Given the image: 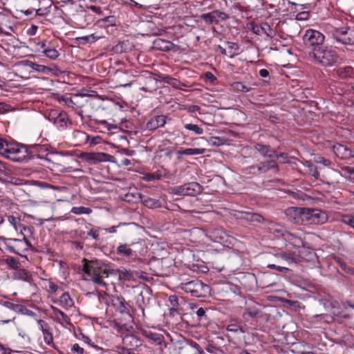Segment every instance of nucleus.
Returning a JSON list of instances; mask_svg holds the SVG:
<instances>
[{"label":"nucleus","mask_w":354,"mask_h":354,"mask_svg":"<svg viewBox=\"0 0 354 354\" xmlns=\"http://www.w3.org/2000/svg\"><path fill=\"white\" fill-rule=\"evenodd\" d=\"M87 234L88 236H91L93 239L97 240L99 239V232L96 230L91 229Z\"/></svg>","instance_id":"62"},{"label":"nucleus","mask_w":354,"mask_h":354,"mask_svg":"<svg viewBox=\"0 0 354 354\" xmlns=\"http://www.w3.org/2000/svg\"><path fill=\"white\" fill-rule=\"evenodd\" d=\"M278 165L274 160H270L266 162H261L257 165L250 166L249 169H257L252 171V174L257 175L261 173H266L271 169H277Z\"/></svg>","instance_id":"14"},{"label":"nucleus","mask_w":354,"mask_h":354,"mask_svg":"<svg viewBox=\"0 0 354 354\" xmlns=\"http://www.w3.org/2000/svg\"><path fill=\"white\" fill-rule=\"evenodd\" d=\"M112 306L121 313L129 310V305L122 297L111 295L109 297Z\"/></svg>","instance_id":"17"},{"label":"nucleus","mask_w":354,"mask_h":354,"mask_svg":"<svg viewBox=\"0 0 354 354\" xmlns=\"http://www.w3.org/2000/svg\"><path fill=\"white\" fill-rule=\"evenodd\" d=\"M83 271L90 277V279L97 286L106 288L104 278L116 273L115 270L110 268L109 266L99 260L88 261L84 259Z\"/></svg>","instance_id":"1"},{"label":"nucleus","mask_w":354,"mask_h":354,"mask_svg":"<svg viewBox=\"0 0 354 354\" xmlns=\"http://www.w3.org/2000/svg\"><path fill=\"white\" fill-rule=\"evenodd\" d=\"M138 339L133 335H127L122 339V343L128 349H132L133 347L138 346Z\"/></svg>","instance_id":"31"},{"label":"nucleus","mask_w":354,"mask_h":354,"mask_svg":"<svg viewBox=\"0 0 354 354\" xmlns=\"http://www.w3.org/2000/svg\"><path fill=\"white\" fill-rule=\"evenodd\" d=\"M153 44L157 49L162 51L175 50L177 48V46L172 42L160 38L156 39Z\"/></svg>","instance_id":"21"},{"label":"nucleus","mask_w":354,"mask_h":354,"mask_svg":"<svg viewBox=\"0 0 354 354\" xmlns=\"http://www.w3.org/2000/svg\"><path fill=\"white\" fill-rule=\"evenodd\" d=\"M42 53L51 60L57 59L59 56V51L52 45L50 48L46 49L42 51Z\"/></svg>","instance_id":"37"},{"label":"nucleus","mask_w":354,"mask_h":354,"mask_svg":"<svg viewBox=\"0 0 354 354\" xmlns=\"http://www.w3.org/2000/svg\"><path fill=\"white\" fill-rule=\"evenodd\" d=\"M48 119L58 128L65 127L68 122L67 114L65 112H58L55 110L49 113Z\"/></svg>","instance_id":"13"},{"label":"nucleus","mask_w":354,"mask_h":354,"mask_svg":"<svg viewBox=\"0 0 354 354\" xmlns=\"http://www.w3.org/2000/svg\"><path fill=\"white\" fill-rule=\"evenodd\" d=\"M37 46H39V50H41L42 52L46 49L50 48L52 44L50 43L47 44L46 41H43L41 42H39Z\"/></svg>","instance_id":"60"},{"label":"nucleus","mask_w":354,"mask_h":354,"mask_svg":"<svg viewBox=\"0 0 354 354\" xmlns=\"http://www.w3.org/2000/svg\"><path fill=\"white\" fill-rule=\"evenodd\" d=\"M3 306L8 308V309H10L17 313H20L24 315L33 314V313L30 310L28 309L24 306L21 304H17L10 301H6L4 302Z\"/></svg>","instance_id":"25"},{"label":"nucleus","mask_w":354,"mask_h":354,"mask_svg":"<svg viewBox=\"0 0 354 354\" xmlns=\"http://www.w3.org/2000/svg\"><path fill=\"white\" fill-rule=\"evenodd\" d=\"M316 162L322 164L325 166H328L330 165V161L324 157L319 156L316 158Z\"/></svg>","instance_id":"59"},{"label":"nucleus","mask_w":354,"mask_h":354,"mask_svg":"<svg viewBox=\"0 0 354 354\" xmlns=\"http://www.w3.org/2000/svg\"><path fill=\"white\" fill-rule=\"evenodd\" d=\"M50 309L52 310V318L56 322L64 327L72 326L70 317L65 313L53 306H50Z\"/></svg>","instance_id":"12"},{"label":"nucleus","mask_w":354,"mask_h":354,"mask_svg":"<svg viewBox=\"0 0 354 354\" xmlns=\"http://www.w3.org/2000/svg\"><path fill=\"white\" fill-rule=\"evenodd\" d=\"M143 205L149 208H157L161 206L160 202L158 200L151 198H146L142 201Z\"/></svg>","instance_id":"40"},{"label":"nucleus","mask_w":354,"mask_h":354,"mask_svg":"<svg viewBox=\"0 0 354 354\" xmlns=\"http://www.w3.org/2000/svg\"><path fill=\"white\" fill-rule=\"evenodd\" d=\"M82 158L86 161L91 163H97L100 162L109 161L112 156L106 153H84L82 155Z\"/></svg>","instance_id":"15"},{"label":"nucleus","mask_w":354,"mask_h":354,"mask_svg":"<svg viewBox=\"0 0 354 354\" xmlns=\"http://www.w3.org/2000/svg\"><path fill=\"white\" fill-rule=\"evenodd\" d=\"M234 88L239 91H242V92H248L250 91V88L245 86V84H243V83L241 82H235L233 85Z\"/></svg>","instance_id":"52"},{"label":"nucleus","mask_w":354,"mask_h":354,"mask_svg":"<svg viewBox=\"0 0 354 354\" xmlns=\"http://www.w3.org/2000/svg\"><path fill=\"white\" fill-rule=\"evenodd\" d=\"M312 225H322L328 220V216L326 212L317 209H314Z\"/></svg>","instance_id":"27"},{"label":"nucleus","mask_w":354,"mask_h":354,"mask_svg":"<svg viewBox=\"0 0 354 354\" xmlns=\"http://www.w3.org/2000/svg\"><path fill=\"white\" fill-rule=\"evenodd\" d=\"M205 78L209 80L211 82H214L216 78L211 72H206L205 74Z\"/></svg>","instance_id":"64"},{"label":"nucleus","mask_w":354,"mask_h":354,"mask_svg":"<svg viewBox=\"0 0 354 354\" xmlns=\"http://www.w3.org/2000/svg\"><path fill=\"white\" fill-rule=\"evenodd\" d=\"M169 301L171 307L169 309L171 315H174V313H180L182 311V308H179L178 298L176 295H171L169 297Z\"/></svg>","instance_id":"32"},{"label":"nucleus","mask_w":354,"mask_h":354,"mask_svg":"<svg viewBox=\"0 0 354 354\" xmlns=\"http://www.w3.org/2000/svg\"><path fill=\"white\" fill-rule=\"evenodd\" d=\"M304 166L306 167V171L314 176L316 179L319 178V174L317 171L316 167L310 161H306Z\"/></svg>","instance_id":"41"},{"label":"nucleus","mask_w":354,"mask_h":354,"mask_svg":"<svg viewBox=\"0 0 354 354\" xmlns=\"http://www.w3.org/2000/svg\"><path fill=\"white\" fill-rule=\"evenodd\" d=\"M99 39H100V37L95 35V34H91L90 35L77 37L75 39L78 42L79 44L84 45V44H86L88 43H94Z\"/></svg>","instance_id":"35"},{"label":"nucleus","mask_w":354,"mask_h":354,"mask_svg":"<svg viewBox=\"0 0 354 354\" xmlns=\"http://www.w3.org/2000/svg\"><path fill=\"white\" fill-rule=\"evenodd\" d=\"M228 18L229 16L227 14L218 10H215L200 16V19L208 25L213 24H218L221 21L226 20Z\"/></svg>","instance_id":"9"},{"label":"nucleus","mask_w":354,"mask_h":354,"mask_svg":"<svg viewBox=\"0 0 354 354\" xmlns=\"http://www.w3.org/2000/svg\"><path fill=\"white\" fill-rule=\"evenodd\" d=\"M261 32L264 33L267 37L272 38L275 35L274 30L267 23H261L260 25Z\"/></svg>","instance_id":"39"},{"label":"nucleus","mask_w":354,"mask_h":354,"mask_svg":"<svg viewBox=\"0 0 354 354\" xmlns=\"http://www.w3.org/2000/svg\"><path fill=\"white\" fill-rule=\"evenodd\" d=\"M8 143L3 139L0 138V154L3 156L6 153V149L8 148Z\"/></svg>","instance_id":"55"},{"label":"nucleus","mask_w":354,"mask_h":354,"mask_svg":"<svg viewBox=\"0 0 354 354\" xmlns=\"http://www.w3.org/2000/svg\"><path fill=\"white\" fill-rule=\"evenodd\" d=\"M59 304L66 309L73 306V301L67 292L63 293L59 300Z\"/></svg>","instance_id":"34"},{"label":"nucleus","mask_w":354,"mask_h":354,"mask_svg":"<svg viewBox=\"0 0 354 354\" xmlns=\"http://www.w3.org/2000/svg\"><path fill=\"white\" fill-rule=\"evenodd\" d=\"M328 317V315L326 314H320V315H314L312 317V319H319V322L323 320L324 322H328V321L327 319Z\"/></svg>","instance_id":"61"},{"label":"nucleus","mask_w":354,"mask_h":354,"mask_svg":"<svg viewBox=\"0 0 354 354\" xmlns=\"http://www.w3.org/2000/svg\"><path fill=\"white\" fill-rule=\"evenodd\" d=\"M333 38L344 45H354V27H341L333 32Z\"/></svg>","instance_id":"6"},{"label":"nucleus","mask_w":354,"mask_h":354,"mask_svg":"<svg viewBox=\"0 0 354 354\" xmlns=\"http://www.w3.org/2000/svg\"><path fill=\"white\" fill-rule=\"evenodd\" d=\"M94 123L96 124L102 125L104 128L107 131H111L112 129H116L117 126L113 124L108 122L104 120H95Z\"/></svg>","instance_id":"45"},{"label":"nucleus","mask_w":354,"mask_h":354,"mask_svg":"<svg viewBox=\"0 0 354 354\" xmlns=\"http://www.w3.org/2000/svg\"><path fill=\"white\" fill-rule=\"evenodd\" d=\"M12 241H13L15 243H17L18 245H19V246L21 245H25L26 246V248H24V250H26L27 248L31 247V244L30 243V241L26 238V237H24V241H21V240H19V239H12L11 240Z\"/></svg>","instance_id":"54"},{"label":"nucleus","mask_w":354,"mask_h":354,"mask_svg":"<svg viewBox=\"0 0 354 354\" xmlns=\"http://www.w3.org/2000/svg\"><path fill=\"white\" fill-rule=\"evenodd\" d=\"M185 292L195 297H204L209 291V287L198 280H194L180 284Z\"/></svg>","instance_id":"4"},{"label":"nucleus","mask_w":354,"mask_h":354,"mask_svg":"<svg viewBox=\"0 0 354 354\" xmlns=\"http://www.w3.org/2000/svg\"><path fill=\"white\" fill-rule=\"evenodd\" d=\"M254 149L264 157L273 158L277 156V152L268 145L257 143L255 145Z\"/></svg>","instance_id":"24"},{"label":"nucleus","mask_w":354,"mask_h":354,"mask_svg":"<svg viewBox=\"0 0 354 354\" xmlns=\"http://www.w3.org/2000/svg\"><path fill=\"white\" fill-rule=\"evenodd\" d=\"M227 330L229 332L236 333L240 331L241 333H245V330L239 325L236 324H230L227 326Z\"/></svg>","instance_id":"51"},{"label":"nucleus","mask_w":354,"mask_h":354,"mask_svg":"<svg viewBox=\"0 0 354 354\" xmlns=\"http://www.w3.org/2000/svg\"><path fill=\"white\" fill-rule=\"evenodd\" d=\"M198 348L199 346L198 344L193 346L189 344H185L179 347L178 354H204V352Z\"/></svg>","instance_id":"26"},{"label":"nucleus","mask_w":354,"mask_h":354,"mask_svg":"<svg viewBox=\"0 0 354 354\" xmlns=\"http://www.w3.org/2000/svg\"><path fill=\"white\" fill-rule=\"evenodd\" d=\"M162 178V174L159 172H155L153 174H149L146 176L145 178L148 181H152L156 180H160Z\"/></svg>","instance_id":"53"},{"label":"nucleus","mask_w":354,"mask_h":354,"mask_svg":"<svg viewBox=\"0 0 354 354\" xmlns=\"http://www.w3.org/2000/svg\"><path fill=\"white\" fill-rule=\"evenodd\" d=\"M199 139L206 141L212 146H220L223 144L221 139L218 137H211L209 140L205 137H201Z\"/></svg>","instance_id":"47"},{"label":"nucleus","mask_w":354,"mask_h":354,"mask_svg":"<svg viewBox=\"0 0 354 354\" xmlns=\"http://www.w3.org/2000/svg\"><path fill=\"white\" fill-rule=\"evenodd\" d=\"M267 267L268 268H270V269H274V270H277V271L280 272H287L289 269L286 267H283V266H277L274 264H268L267 266Z\"/></svg>","instance_id":"57"},{"label":"nucleus","mask_w":354,"mask_h":354,"mask_svg":"<svg viewBox=\"0 0 354 354\" xmlns=\"http://www.w3.org/2000/svg\"><path fill=\"white\" fill-rule=\"evenodd\" d=\"M135 243H131V244H120L116 249V253L120 256L128 258L136 256V254L130 248V246Z\"/></svg>","instance_id":"23"},{"label":"nucleus","mask_w":354,"mask_h":354,"mask_svg":"<svg viewBox=\"0 0 354 354\" xmlns=\"http://www.w3.org/2000/svg\"><path fill=\"white\" fill-rule=\"evenodd\" d=\"M259 313L260 312L257 310L247 308L243 317L244 319H247L248 317L254 318L259 315Z\"/></svg>","instance_id":"50"},{"label":"nucleus","mask_w":354,"mask_h":354,"mask_svg":"<svg viewBox=\"0 0 354 354\" xmlns=\"http://www.w3.org/2000/svg\"><path fill=\"white\" fill-rule=\"evenodd\" d=\"M288 219L294 223H299L301 216V207H290L286 210Z\"/></svg>","instance_id":"28"},{"label":"nucleus","mask_w":354,"mask_h":354,"mask_svg":"<svg viewBox=\"0 0 354 354\" xmlns=\"http://www.w3.org/2000/svg\"><path fill=\"white\" fill-rule=\"evenodd\" d=\"M342 222L354 229V216L346 214L342 216Z\"/></svg>","instance_id":"49"},{"label":"nucleus","mask_w":354,"mask_h":354,"mask_svg":"<svg viewBox=\"0 0 354 354\" xmlns=\"http://www.w3.org/2000/svg\"><path fill=\"white\" fill-rule=\"evenodd\" d=\"M37 324L39 329L42 331L45 343L49 346H53V335L48 324L41 319L37 320Z\"/></svg>","instance_id":"16"},{"label":"nucleus","mask_w":354,"mask_h":354,"mask_svg":"<svg viewBox=\"0 0 354 354\" xmlns=\"http://www.w3.org/2000/svg\"><path fill=\"white\" fill-rule=\"evenodd\" d=\"M79 164L80 162L77 160L71 158L68 159L63 160L60 162L53 163L52 169H55L61 173H83L82 169L77 167V165Z\"/></svg>","instance_id":"8"},{"label":"nucleus","mask_w":354,"mask_h":354,"mask_svg":"<svg viewBox=\"0 0 354 354\" xmlns=\"http://www.w3.org/2000/svg\"><path fill=\"white\" fill-rule=\"evenodd\" d=\"M314 209H315L301 208V221L307 225H312Z\"/></svg>","instance_id":"29"},{"label":"nucleus","mask_w":354,"mask_h":354,"mask_svg":"<svg viewBox=\"0 0 354 354\" xmlns=\"http://www.w3.org/2000/svg\"><path fill=\"white\" fill-rule=\"evenodd\" d=\"M71 212L75 214H89L91 213L92 210L89 207H86L83 206L80 207H72Z\"/></svg>","instance_id":"43"},{"label":"nucleus","mask_w":354,"mask_h":354,"mask_svg":"<svg viewBox=\"0 0 354 354\" xmlns=\"http://www.w3.org/2000/svg\"><path fill=\"white\" fill-rule=\"evenodd\" d=\"M334 72L339 77L342 79L353 77L354 75V69L351 66L337 67L334 69Z\"/></svg>","instance_id":"22"},{"label":"nucleus","mask_w":354,"mask_h":354,"mask_svg":"<svg viewBox=\"0 0 354 354\" xmlns=\"http://www.w3.org/2000/svg\"><path fill=\"white\" fill-rule=\"evenodd\" d=\"M184 127L187 130L194 131L196 135H201L203 133V129L196 124H186Z\"/></svg>","instance_id":"48"},{"label":"nucleus","mask_w":354,"mask_h":354,"mask_svg":"<svg viewBox=\"0 0 354 354\" xmlns=\"http://www.w3.org/2000/svg\"><path fill=\"white\" fill-rule=\"evenodd\" d=\"M278 257L285 260L288 264L298 263L301 261L300 257L293 253L282 252L279 254Z\"/></svg>","instance_id":"30"},{"label":"nucleus","mask_w":354,"mask_h":354,"mask_svg":"<svg viewBox=\"0 0 354 354\" xmlns=\"http://www.w3.org/2000/svg\"><path fill=\"white\" fill-rule=\"evenodd\" d=\"M6 263L12 269H17L20 266V263L13 257H8L5 259Z\"/></svg>","instance_id":"46"},{"label":"nucleus","mask_w":354,"mask_h":354,"mask_svg":"<svg viewBox=\"0 0 354 354\" xmlns=\"http://www.w3.org/2000/svg\"><path fill=\"white\" fill-rule=\"evenodd\" d=\"M8 221L14 227L15 230H21L22 228L24 230H26V227H24L22 225V224L21 223V219L19 217L10 215L8 216Z\"/></svg>","instance_id":"38"},{"label":"nucleus","mask_w":354,"mask_h":354,"mask_svg":"<svg viewBox=\"0 0 354 354\" xmlns=\"http://www.w3.org/2000/svg\"><path fill=\"white\" fill-rule=\"evenodd\" d=\"M333 151L337 156L342 159H348L353 156V151L347 147L336 144L333 146Z\"/></svg>","instance_id":"18"},{"label":"nucleus","mask_w":354,"mask_h":354,"mask_svg":"<svg viewBox=\"0 0 354 354\" xmlns=\"http://www.w3.org/2000/svg\"><path fill=\"white\" fill-rule=\"evenodd\" d=\"M26 66L31 68L32 70L41 73L44 75H48L50 73L57 75L60 71L57 66L54 65L53 67L46 66L42 64H38L29 60L24 61Z\"/></svg>","instance_id":"10"},{"label":"nucleus","mask_w":354,"mask_h":354,"mask_svg":"<svg viewBox=\"0 0 354 354\" xmlns=\"http://www.w3.org/2000/svg\"><path fill=\"white\" fill-rule=\"evenodd\" d=\"M301 232H298L296 233L290 232H282V238L290 244L292 245L295 248L304 247V241L301 237Z\"/></svg>","instance_id":"11"},{"label":"nucleus","mask_w":354,"mask_h":354,"mask_svg":"<svg viewBox=\"0 0 354 354\" xmlns=\"http://www.w3.org/2000/svg\"><path fill=\"white\" fill-rule=\"evenodd\" d=\"M166 123V117L163 115H156L151 118L147 123V129L149 130H155L159 127H162Z\"/></svg>","instance_id":"20"},{"label":"nucleus","mask_w":354,"mask_h":354,"mask_svg":"<svg viewBox=\"0 0 354 354\" xmlns=\"http://www.w3.org/2000/svg\"><path fill=\"white\" fill-rule=\"evenodd\" d=\"M71 354H83L84 348L80 347L78 344H75L71 350Z\"/></svg>","instance_id":"56"},{"label":"nucleus","mask_w":354,"mask_h":354,"mask_svg":"<svg viewBox=\"0 0 354 354\" xmlns=\"http://www.w3.org/2000/svg\"><path fill=\"white\" fill-rule=\"evenodd\" d=\"M205 151V149L204 148H189L185 149L179 150L178 151V154L181 155H187V156H192V155H201L203 154Z\"/></svg>","instance_id":"33"},{"label":"nucleus","mask_w":354,"mask_h":354,"mask_svg":"<svg viewBox=\"0 0 354 354\" xmlns=\"http://www.w3.org/2000/svg\"><path fill=\"white\" fill-rule=\"evenodd\" d=\"M304 44L309 52H313L316 49L322 48L324 41V36L320 32L308 29L303 37Z\"/></svg>","instance_id":"3"},{"label":"nucleus","mask_w":354,"mask_h":354,"mask_svg":"<svg viewBox=\"0 0 354 354\" xmlns=\"http://www.w3.org/2000/svg\"><path fill=\"white\" fill-rule=\"evenodd\" d=\"M228 49V56L231 58L234 57L236 54V51L239 50V46L236 43L227 41L226 42Z\"/></svg>","instance_id":"42"},{"label":"nucleus","mask_w":354,"mask_h":354,"mask_svg":"<svg viewBox=\"0 0 354 354\" xmlns=\"http://www.w3.org/2000/svg\"><path fill=\"white\" fill-rule=\"evenodd\" d=\"M142 334L153 344L160 346H166L165 342L164 341V337L162 334L153 333L151 330H143Z\"/></svg>","instance_id":"19"},{"label":"nucleus","mask_w":354,"mask_h":354,"mask_svg":"<svg viewBox=\"0 0 354 354\" xmlns=\"http://www.w3.org/2000/svg\"><path fill=\"white\" fill-rule=\"evenodd\" d=\"M308 53L311 61L323 66H330L336 64L339 58L335 50L327 47H322Z\"/></svg>","instance_id":"2"},{"label":"nucleus","mask_w":354,"mask_h":354,"mask_svg":"<svg viewBox=\"0 0 354 354\" xmlns=\"http://www.w3.org/2000/svg\"><path fill=\"white\" fill-rule=\"evenodd\" d=\"M116 273L114 274L116 275L118 274V277L120 280L127 281L130 280L133 277L132 272L130 270H115Z\"/></svg>","instance_id":"44"},{"label":"nucleus","mask_w":354,"mask_h":354,"mask_svg":"<svg viewBox=\"0 0 354 354\" xmlns=\"http://www.w3.org/2000/svg\"><path fill=\"white\" fill-rule=\"evenodd\" d=\"M243 218L250 222L263 223L264 218L257 213L245 212Z\"/></svg>","instance_id":"36"},{"label":"nucleus","mask_w":354,"mask_h":354,"mask_svg":"<svg viewBox=\"0 0 354 354\" xmlns=\"http://www.w3.org/2000/svg\"><path fill=\"white\" fill-rule=\"evenodd\" d=\"M10 106L4 102H0V114L5 113L9 111Z\"/></svg>","instance_id":"63"},{"label":"nucleus","mask_w":354,"mask_h":354,"mask_svg":"<svg viewBox=\"0 0 354 354\" xmlns=\"http://www.w3.org/2000/svg\"><path fill=\"white\" fill-rule=\"evenodd\" d=\"M7 250L11 252L20 254L19 251V245L15 243V245H10V243L6 245Z\"/></svg>","instance_id":"58"},{"label":"nucleus","mask_w":354,"mask_h":354,"mask_svg":"<svg viewBox=\"0 0 354 354\" xmlns=\"http://www.w3.org/2000/svg\"><path fill=\"white\" fill-rule=\"evenodd\" d=\"M29 152L24 146L8 144L4 156L14 162H23L28 158Z\"/></svg>","instance_id":"5"},{"label":"nucleus","mask_w":354,"mask_h":354,"mask_svg":"<svg viewBox=\"0 0 354 354\" xmlns=\"http://www.w3.org/2000/svg\"><path fill=\"white\" fill-rule=\"evenodd\" d=\"M202 192V187L196 182L185 183L172 188V193L178 196H194Z\"/></svg>","instance_id":"7"}]
</instances>
